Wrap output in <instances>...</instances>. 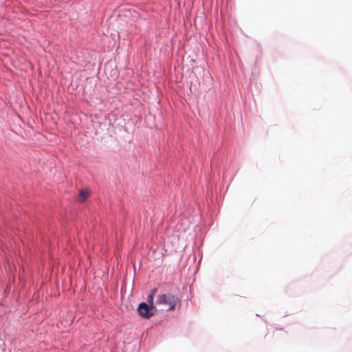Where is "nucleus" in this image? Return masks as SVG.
Masks as SVG:
<instances>
[{
	"label": "nucleus",
	"instance_id": "obj_1",
	"mask_svg": "<svg viewBox=\"0 0 352 352\" xmlns=\"http://www.w3.org/2000/svg\"><path fill=\"white\" fill-rule=\"evenodd\" d=\"M176 303V298L175 296L171 294H160L157 296L156 300L157 305L167 307L169 310L173 309Z\"/></svg>",
	"mask_w": 352,
	"mask_h": 352
},
{
	"label": "nucleus",
	"instance_id": "obj_4",
	"mask_svg": "<svg viewBox=\"0 0 352 352\" xmlns=\"http://www.w3.org/2000/svg\"><path fill=\"white\" fill-rule=\"evenodd\" d=\"M156 291V289H152L148 296V302L149 303L150 306H153V297Z\"/></svg>",
	"mask_w": 352,
	"mask_h": 352
},
{
	"label": "nucleus",
	"instance_id": "obj_3",
	"mask_svg": "<svg viewBox=\"0 0 352 352\" xmlns=\"http://www.w3.org/2000/svg\"><path fill=\"white\" fill-rule=\"evenodd\" d=\"M89 195V192L87 190H81L79 191L78 196V201L79 202H84Z\"/></svg>",
	"mask_w": 352,
	"mask_h": 352
},
{
	"label": "nucleus",
	"instance_id": "obj_2",
	"mask_svg": "<svg viewBox=\"0 0 352 352\" xmlns=\"http://www.w3.org/2000/svg\"><path fill=\"white\" fill-rule=\"evenodd\" d=\"M154 307L148 305L146 302H141L138 306L139 314L145 318H149L154 315Z\"/></svg>",
	"mask_w": 352,
	"mask_h": 352
}]
</instances>
